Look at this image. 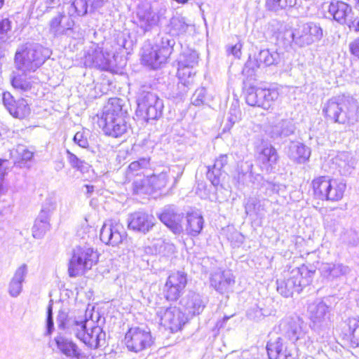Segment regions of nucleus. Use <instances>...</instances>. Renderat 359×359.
<instances>
[{
	"mask_svg": "<svg viewBox=\"0 0 359 359\" xmlns=\"http://www.w3.org/2000/svg\"><path fill=\"white\" fill-rule=\"evenodd\" d=\"M358 103L351 97L336 96L329 99L323 107L325 118L342 125H353L358 121Z\"/></svg>",
	"mask_w": 359,
	"mask_h": 359,
	"instance_id": "1",
	"label": "nucleus"
},
{
	"mask_svg": "<svg viewBox=\"0 0 359 359\" xmlns=\"http://www.w3.org/2000/svg\"><path fill=\"white\" fill-rule=\"evenodd\" d=\"M123 107V100L118 97L109 99L104 107L97 123L106 135L116 138L126 133L128 130L125 120L126 111Z\"/></svg>",
	"mask_w": 359,
	"mask_h": 359,
	"instance_id": "2",
	"label": "nucleus"
},
{
	"mask_svg": "<svg viewBox=\"0 0 359 359\" xmlns=\"http://www.w3.org/2000/svg\"><path fill=\"white\" fill-rule=\"evenodd\" d=\"M50 55V50L39 43H27L20 47L15 55L17 70L35 72Z\"/></svg>",
	"mask_w": 359,
	"mask_h": 359,
	"instance_id": "3",
	"label": "nucleus"
},
{
	"mask_svg": "<svg viewBox=\"0 0 359 359\" xmlns=\"http://www.w3.org/2000/svg\"><path fill=\"white\" fill-rule=\"evenodd\" d=\"M314 272L304 266L285 271L284 278L277 280V291L285 297H291L294 292L299 293L311 282V275Z\"/></svg>",
	"mask_w": 359,
	"mask_h": 359,
	"instance_id": "4",
	"label": "nucleus"
},
{
	"mask_svg": "<svg viewBox=\"0 0 359 359\" xmlns=\"http://www.w3.org/2000/svg\"><path fill=\"white\" fill-rule=\"evenodd\" d=\"M99 259L98 253L88 245H78L74 248L69 264V273L71 277L83 274L92 269Z\"/></svg>",
	"mask_w": 359,
	"mask_h": 359,
	"instance_id": "5",
	"label": "nucleus"
},
{
	"mask_svg": "<svg viewBox=\"0 0 359 359\" xmlns=\"http://www.w3.org/2000/svg\"><path fill=\"white\" fill-rule=\"evenodd\" d=\"M86 319H69L67 329L70 334H74L85 344L96 348L100 346V341L104 340L105 333L100 326H93L89 331Z\"/></svg>",
	"mask_w": 359,
	"mask_h": 359,
	"instance_id": "6",
	"label": "nucleus"
},
{
	"mask_svg": "<svg viewBox=\"0 0 359 359\" xmlns=\"http://www.w3.org/2000/svg\"><path fill=\"white\" fill-rule=\"evenodd\" d=\"M315 196L321 200L337 201L342 198L346 185L342 180L321 176L313 180Z\"/></svg>",
	"mask_w": 359,
	"mask_h": 359,
	"instance_id": "7",
	"label": "nucleus"
},
{
	"mask_svg": "<svg viewBox=\"0 0 359 359\" xmlns=\"http://www.w3.org/2000/svg\"><path fill=\"white\" fill-rule=\"evenodd\" d=\"M115 53L98 43H93L86 51L83 62L85 66L109 70L116 65Z\"/></svg>",
	"mask_w": 359,
	"mask_h": 359,
	"instance_id": "8",
	"label": "nucleus"
},
{
	"mask_svg": "<svg viewBox=\"0 0 359 359\" xmlns=\"http://www.w3.org/2000/svg\"><path fill=\"white\" fill-rule=\"evenodd\" d=\"M137 112L147 121L157 119L161 115L163 102L154 93L148 90V88L142 87L137 97Z\"/></svg>",
	"mask_w": 359,
	"mask_h": 359,
	"instance_id": "9",
	"label": "nucleus"
},
{
	"mask_svg": "<svg viewBox=\"0 0 359 359\" xmlns=\"http://www.w3.org/2000/svg\"><path fill=\"white\" fill-rule=\"evenodd\" d=\"M283 329L285 335L293 342L299 341L304 339L305 341V347H301L305 349L308 353H313L315 351V347H313L312 342L310 341L309 337L306 335L305 328L306 325L303 320L299 316H293L287 318L282 323Z\"/></svg>",
	"mask_w": 359,
	"mask_h": 359,
	"instance_id": "10",
	"label": "nucleus"
},
{
	"mask_svg": "<svg viewBox=\"0 0 359 359\" xmlns=\"http://www.w3.org/2000/svg\"><path fill=\"white\" fill-rule=\"evenodd\" d=\"M125 343L127 348L135 353L140 352L152 344L150 330L147 327H132L125 335Z\"/></svg>",
	"mask_w": 359,
	"mask_h": 359,
	"instance_id": "11",
	"label": "nucleus"
},
{
	"mask_svg": "<svg viewBox=\"0 0 359 359\" xmlns=\"http://www.w3.org/2000/svg\"><path fill=\"white\" fill-rule=\"evenodd\" d=\"M157 315L160 318L161 325L169 329L171 332L180 330L188 320L186 314L177 306L161 308Z\"/></svg>",
	"mask_w": 359,
	"mask_h": 359,
	"instance_id": "12",
	"label": "nucleus"
},
{
	"mask_svg": "<svg viewBox=\"0 0 359 359\" xmlns=\"http://www.w3.org/2000/svg\"><path fill=\"white\" fill-rule=\"evenodd\" d=\"M100 240L107 245L117 246L126 237L123 226L117 220L110 219L104 223L100 230Z\"/></svg>",
	"mask_w": 359,
	"mask_h": 359,
	"instance_id": "13",
	"label": "nucleus"
},
{
	"mask_svg": "<svg viewBox=\"0 0 359 359\" xmlns=\"http://www.w3.org/2000/svg\"><path fill=\"white\" fill-rule=\"evenodd\" d=\"M293 41L304 46L320 41L323 37V29L314 22H308L299 27L292 34Z\"/></svg>",
	"mask_w": 359,
	"mask_h": 359,
	"instance_id": "14",
	"label": "nucleus"
},
{
	"mask_svg": "<svg viewBox=\"0 0 359 359\" xmlns=\"http://www.w3.org/2000/svg\"><path fill=\"white\" fill-rule=\"evenodd\" d=\"M266 350L270 359H296L297 356L294 346L280 337L271 339L267 343Z\"/></svg>",
	"mask_w": 359,
	"mask_h": 359,
	"instance_id": "15",
	"label": "nucleus"
},
{
	"mask_svg": "<svg viewBox=\"0 0 359 359\" xmlns=\"http://www.w3.org/2000/svg\"><path fill=\"white\" fill-rule=\"evenodd\" d=\"M309 318L315 329L327 327L330 322V309L323 301H316L308 307Z\"/></svg>",
	"mask_w": 359,
	"mask_h": 359,
	"instance_id": "16",
	"label": "nucleus"
},
{
	"mask_svg": "<svg viewBox=\"0 0 359 359\" xmlns=\"http://www.w3.org/2000/svg\"><path fill=\"white\" fill-rule=\"evenodd\" d=\"M187 275L180 271L169 276L164 287L165 297L168 300H177L187 285Z\"/></svg>",
	"mask_w": 359,
	"mask_h": 359,
	"instance_id": "17",
	"label": "nucleus"
},
{
	"mask_svg": "<svg viewBox=\"0 0 359 359\" xmlns=\"http://www.w3.org/2000/svg\"><path fill=\"white\" fill-rule=\"evenodd\" d=\"M136 16L135 22L144 32L150 31L157 26L159 21V16L147 3L138 6Z\"/></svg>",
	"mask_w": 359,
	"mask_h": 359,
	"instance_id": "18",
	"label": "nucleus"
},
{
	"mask_svg": "<svg viewBox=\"0 0 359 359\" xmlns=\"http://www.w3.org/2000/svg\"><path fill=\"white\" fill-rule=\"evenodd\" d=\"M235 284V277L230 270H217L211 274L210 285L219 293L229 292Z\"/></svg>",
	"mask_w": 359,
	"mask_h": 359,
	"instance_id": "19",
	"label": "nucleus"
},
{
	"mask_svg": "<svg viewBox=\"0 0 359 359\" xmlns=\"http://www.w3.org/2000/svg\"><path fill=\"white\" fill-rule=\"evenodd\" d=\"M327 13L340 25H348L352 20V8L348 4L339 0L332 1L327 7Z\"/></svg>",
	"mask_w": 359,
	"mask_h": 359,
	"instance_id": "20",
	"label": "nucleus"
},
{
	"mask_svg": "<svg viewBox=\"0 0 359 359\" xmlns=\"http://www.w3.org/2000/svg\"><path fill=\"white\" fill-rule=\"evenodd\" d=\"M269 123V134L274 139L289 137L295 131L294 124L290 119L278 120L277 116H275L270 118Z\"/></svg>",
	"mask_w": 359,
	"mask_h": 359,
	"instance_id": "21",
	"label": "nucleus"
},
{
	"mask_svg": "<svg viewBox=\"0 0 359 359\" xmlns=\"http://www.w3.org/2000/svg\"><path fill=\"white\" fill-rule=\"evenodd\" d=\"M158 218L175 234H180L184 231L181 224L183 216L174 207H165Z\"/></svg>",
	"mask_w": 359,
	"mask_h": 359,
	"instance_id": "22",
	"label": "nucleus"
},
{
	"mask_svg": "<svg viewBox=\"0 0 359 359\" xmlns=\"http://www.w3.org/2000/svg\"><path fill=\"white\" fill-rule=\"evenodd\" d=\"M154 217L147 213L134 212L129 217L128 228L145 233L154 226Z\"/></svg>",
	"mask_w": 359,
	"mask_h": 359,
	"instance_id": "23",
	"label": "nucleus"
},
{
	"mask_svg": "<svg viewBox=\"0 0 359 359\" xmlns=\"http://www.w3.org/2000/svg\"><path fill=\"white\" fill-rule=\"evenodd\" d=\"M74 25L70 17H66L64 13H60L50 22V32L55 36H60L68 34Z\"/></svg>",
	"mask_w": 359,
	"mask_h": 359,
	"instance_id": "24",
	"label": "nucleus"
},
{
	"mask_svg": "<svg viewBox=\"0 0 359 359\" xmlns=\"http://www.w3.org/2000/svg\"><path fill=\"white\" fill-rule=\"evenodd\" d=\"M278 158L276 149L271 145L264 147L258 156L262 170L266 172H271L275 168Z\"/></svg>",
	"mask_w": 359,
	"mask_h": 359,
	"instance_id": "25",
	"label": "nucleus"
},
{
	"mask_svg": "<svg viewBox=\"0 0 359 359\" xmlns=\"http://www.w3.org/2000/svg\"><path fill=\"white\" fill-rule=\"evenodd\" d=\"M27 266L25 264L19 266L13 278H11L8 287V292L12 297H18L22 291V283L27 275Z\"/></svg>",
	"mask_w": 359,
	"mask_h": 359,
	"instance_id": "26",
	"label": "nucleus"
},
{
	"mask_svg": "<svg viewBox=\"0 0 359 359\" xmlns=\"http://www.w3.org/2000/svg\"><path fill=\"white\" fill-rule=\"evenodd\" d=\"M182 306L189 314L192 316L200 314L205 308V303L198 293L190 292L181 300Z\"/></svg>",
	"mask_w": 359,
	"mask_h": 359,
	"instance_id": "27",
	"label": "nucleus"
},
{
	"mask_svg": "<svg viewBox=\"0 0 359 359\" xmlns=\"http://www.w3.org/2000/svg\"><path fill=\"white\" fill-rule=\"evenodd\" d=\"M55 341L58 349L66 356L76 359L83 357V353L71 339L62 335H58L55 338Z\"/></svg>",
	"mask_w": 359,
	"mask_h": 359,
	"instance_id": "28",
	"label": "nucleus"
},
{
	"mask_svg": "<svg viewBox=\"0 0 359 359\" xmlns=\"http://www.w3.org/2000/svg\"><path fill=\"white\" fill-rule=\"evenodd\" d=\"M162 56L163 55L154 46H144L142 49V61L152 69H157L168 60V58L162 59Z\"/></svg>",
	"mask_w": 359,
	"mask_h": 359,
	"instance_id": "29",
	"label": "nucleus"
},
{
	"mask_svg": "<svg viewBox=\"0 0 359 359\" xmlns=\"http://www.w3.org/2000/svg\"><path fill=\"white\" fill-rule=\"evenodd\" d=\"M321 275L328 280H332L350 272L348 266L342 264L324 263L320 268Z\"/></svg>",
	"mask_w": 359,
	"mask_h": 359,
	"instance_id": "30",
	"label": "nucleus"
},
{
	"mask_svg": "<svg viewBox=\"0 0 359 359\" xmlns=\"http://www.w3.org/2000/svg\"><path fill=\"white\" fill-rule=\"evenodd\" d=\"M311 151L304 144L292 142L288 147L287 155L290 159L298 163H305L310 156Z\"/></svg>",
	"mask_w": 359,
	"mask_h": 359,
	"instance_id": "31",
	"label": "nucleus"
},
{
	"mask_svg": "<svg viewBox=\"0 0 359 359\" xmlns=\"http://www.w3.org/2000/svg\"><path fill=\"white\" fill-rule=\"evenodd\" d=\"M186 218L187 223L184 229L186 233L191 236H198L203 228L204 220L202 215L193 212L187 213Z\"/></svg>",
	"mask_w": 359,
	"mask_h": 359,
	"instance_id": "32",
	"label": "nucleus"
},
{
	"mask_svg": "<svg viewBox=\"0 0 359 359\" xmlns=\"http://www.w3.org/2000/svg\"><path fill=\"white\" fill-rule=\"evenodd\" d=\"M227 158L226 155H221L215 160L212 168H208L207 177L214 187H217L220 183L222 169L227 164Z\"/></svg>",
	"mask_w": 359,
	"mask_h": 359,
	"instance_id": "33",
	"label": "nucleus"
},
{
	"mask_svg": "<svg viewBox=\"0 0 359 359\" xmlns=\"http://www.w3.org/2000/svg\"><path fill=\"white\" fill-rule=\"evenodd\" d=\"M28 72L21 71L13 72L11 76V84L13 87L20 91H27L32 88V78L27 76Z\"/></svg>",
	"mask_w": 359,
	"mask_h": 359,
	"instance_id": "34",
	"label": "nucleus"
},
{
	"mask_svg": "<svg viewBox=\"0 0 359 359\" xmlns=\"http://www.w3.org/2000/svg\"><path fill=\"white\" fill-rule=\"evenodd\" d=\"M258 66L264 65L271 66L278 64L280 60V54L277 51H271L269 49H264L259 51L256 57Z\"/></svg>",
	"mask_w": 359,
	"mask_h": 359,
	"instance_id": "35",
	"label": "nucleus"
},
{
	"mask_svg": "<svg viewBox=\"0 0 359 359\" xmlns=\"http://www.w3.org/2000/svg\"><path fill=\"white\" fill-rule=\"evenodd\" d=\"M189 24L186 21L185 18L181 15L173 16L170 21L169 31L172 35L180 36L184 34Z\"/></svg>",
	"mask_w": 359,
	"mask_h": 359,
	"instance_id": "36",
	"label": "nucleus"
},
{
	"mask_svg": "<svg viewBox=\"0 0 359 359\" xmlns=\"http://www.w3.org/2000/svg\"><path fill=\"white\" fill-rule=\"evenodd\" d=\"M175 44V40L170 35H165L161 37L159 41H156L154 46L163 55L162 59L168 58L173 50Z\"/></svg>",
	"mask_w": 359,
	"mask_h": 359,
	"instance_id": "37",
	"label": "nucleus"
},
{
	"mask_svg": "<svg viewBox=\"0 0 359 359\" xmlns=\"http://www.w3.org/2000/svg\"><path fill=\"white\" fill-rule=\"evenodd\" d=\"M193 67L178 65L177 76L180 83L184 87L189 88L194 83L196 72Z\"/></svg>",
	"mask_w": 359,
	"mask_h": 359,
	"instance_id": "38",
	"label": "nucleus"
},
{
	"mask_svg": "<svg viewBox=\"0 0 359 359\" xmlns=\"http://www.w3.org/2000/svg\"><path fill=\"white\" fill-rule=\"evenodd\" d=\"M65 6L69 16H83L87 14L89 5L87 0H73L70 4H64Z\"/></svg>",
	"mask_w": 359,
	"mask_h": 359,
	"instance_id": "39",
	"label": "nucleus"
},
{
	"mask_svg": "<svg viewBox=\"0 0 359 359\" xmlns=\"http://www.w3.org/2000/svg\"><path fill=\"white\" fill-rule=\"evenodd\" d=\"M198 62V54L193 50L184 51L180 56L178 65L187 66L194 68Z\"/></svg>",
	"mask_w": 359,
	"mask_h": 359,
	"instance_id": "40",
	"label": "nucleus"
},
{
	"mask_svg": "<svg viewBox=\"0 0 359 359\" xmlns=\"http://www.w3.org/2000/svg\"><path fill=\"white\" fill-rule=\"evenodd\" d=\"M29 111L30 109L27 101L25 99H20L15 102L9 112L16 118H23L29 114Z\"/></svg>",
	"mask_w": 359,
	"mask_h": 359,
	"instance_id": "41",
	"label": "nucleus"
},
{
	"mask_svg": "<svg viewBox=\"0 0 359 359\" xmlns=\"http://www.w3.org/2000/svg\"><path fill=\"white\" fill-rule=\"evenodd\" d=\"M242 118L241 110L237 102L232 103L227 117V123L225 126V128L231 129L233 126L239 122Z\"/></svg>",
	"mask_w": 359,
	"mask_h": 359,
	"instance_id": "42",
	"label": "nucleus"
},
{
	"mask_svg": "<svg viewBox=\"0 0 359 359\" xmlns=\"http://www.w3.org/2000/svg\"><path fill=\"white\" fill-rule=\"evenodd\" d=\"M168 180L167 172L163 171L158 175H154L147 179V182L150 184L154 190H160L164 188Z\"/></svg>",
	"mask_w": 359,
	"mask_h": 359,
	"instance_id": "43",
	"label": "nucleus"
},
{
	"mask_svg": "<svg viewBox=\"0 0 359 359\" xmlns=\"http://www.w3.org/2000/svg\"><path fill=\"white\" fill-rule=\"evenodd\" d=\"M333 163L339 168V172L343 175H346L350 171L351 165H349L348 156L346 153H341L333 158Z\"/></svg>",
	"mask_w": 359,
	"mask_h": 359,
	"instance_id": "44",
	"label": "nucleus"
},
{
	"mask_svg": "<svg viewBox=\"0 0 359 359\" xmlns=\"http://www.w3.org/2000/svg\"><path fill=\"white\" fill-rule=\"evenodd\" d=\"M348 332L351 343L355 346H359V319L351 318L348 320Z\"/></svg>",
	"mask_w": 359,
	"mask_h": 359,
	"instance_id": "45",
	"label": "nucleus"
},
{
	"mask_svg": "<svg viewBox=\"0 0 359 359\" xmlns=\"http://www.w3.org/2000/svg\"><path fill=\"white\" fill-rule=\"evenodd\" d=\"M67 158L70 164V165L73 168H76V170L81 172H86L88 170V164L79 158L74 154L72 153L69 149H67Z\"/></svg>",
	"mask_w": 359,
	"mask_h": 359,
	"instance_id": "46",
	"label": "nucleus"
},
{
	"mask_svg": "<svg viewBox=\"0 0 359 359\" xmlns=\"http://www.w3.org/2000/svg\"><path fill=\"white\" fill-rule=\"evenodd\" d=\"M50 229V223L41 222L35 219L32 227V235L35 238H41Z\"/></svg>",
	"mask_w": 359,
	"mask_h": 359,
	"instance_id": "47",
	"label": "nucleus"
},
{
	"mask_svg": "<svg viewBox=\"0 0 359 359\" xmlns=\"http://www.w3.org/2000/svg\"><path fill=\"white\" fill-rule=\"evenodd\" d=\"M57 200L54 194L49 195L46 197L42 204L41 211L52 215L57 208Z\"/></svg>",
	"mask_w": 359,
	"mask_h": 359,
	"instance_id": "48",
	"label": "nucleus"
},
{
	"mask_svg": "<svg viewBox=\"0 0 359 359\" xmlns=\"http://www.w3.org/2000/svg\"><path fill=\"white\" fill-rule=\"evenodd\" d=\"M149 165V158H142L138 161H135L132 162L128 169V173L138 175L139 173H135V172L140 171L142 169L147 168Z\"/></svg>",
	"mask_w": 359,
	"mask_h": 359,
	"instance_id": "49",
	"label": "nucleus"
},
{
	"mask_svg": "<svg viewBox=\"0 0 359 359\" xmlns=\"http://www.w3.org/2000/svg\"><path fill=\"white\" fill-rule=\"evenodd\" d=\"M261 205L259 199L255 197L249 198L245 205L247 215H257L260 209Z\"/></svg>",
	"mask_w": 359,
	"mask_h": 359,
	"instance_id": "50",
	"label": "nucleus"
},
{
	"mask_svg": "<svg viewBox=\"0 0 359 359\" xmlns=\"http://www.w3.org/2000/svg\"><path fill=\"white\" fill-rule=\"evenodd\" d=\"M296 4V0H269L266 2L271 10H277L278 8H285L292 7Z\"/></svg>",
	"mask_w": 359,
	"mask_h": 359,
	"instance_id": "51",
	"label": "nucleus"
},
{
	"mask_svg": "<svg viewBox=\"0 0 359 359\" xmlns=\"http://www.w3.org/2000/svg\"><path fill=\"white\" fill-rule=\"evenodd\" d=\"M269 315V313L266 310H263L257 306H255L247 311L248 317L254 320H259L264 316Z\"/></svg>",
	"mask_w": 359,
	"mask_h": 359,
	"instance_id": "52",
	"label": "nucleus"
},
{
	"mask_svg": "<svg viewBox=\"0 0 359 359\" xmlns=\"http://www.w3.org/2000/svg\"><path fill=\"white\" fill-rule=\"evenodd\" d=\"M11 21L6 18L0 21V39L6 41L8 39V33L11 31Z\"/></svg>",
	"mask_w": 359,
	"mask_h": 359,
	"instance_id": "53",
	"label": "nucleus"
},
{
	"mask_svg": "<svg viewBox=\"0 0 359 359\" xmlns=\"http://www.w3.org/2000/svg\"><path fill=\"white\" fill-rule=\"evenodd\" d=\"M266 93V96L263 98L264 102H267L268 109L271 107V104L276 101L279 97V93L276 89H264Z\"/></svg>",
	"mask_w": 359,
	"mask_h": 359,
	"instance_id": "54",
	"label": "nucleus"
},
{
	"mask_svg": "<svg viewBox=\"0 0 359 359\" xmlns=\"http://www.w3.org/2000/svg\"><path fill=\"white\" fill-rule=\"evenodd\" d=\"M205 90L204 88L197 89L191 97V102L196 106L201 105L204 100Z\"/></svg>",
	"mask_w": 359,
	"mask_h": 359,
	"instance_id": "55",
	"label": "nucleus"
},
{
	"mask_svg": "<svg viewBox=\"0 0 359 359\" xmlns=\"http://www.w3.org/2000/svg\"><path fill=\"white\" fill-rule=\"evenodd\" d=\"M7 168L8 161L0 159V195H1L4 191L3 182Z\"/></svg>",
	"mask_w": 359,
	"mask_h": 359,
	"instance_id": "56",
	"label": "nucleus"
},
{
	"mask_svg": "<svg viewBox=\"0 0 359 359\" xmlns=\"http://www.w3.org/2000/svg\"><path fill=\"white\" fill-rule=\"evenodd\" d=\"M53 300L49 302V304L47 309V320L46 325L48 333L50 334L53 330Z\"/></svg>",
	"mask_w": 359,
	"mask_h": 359,
	"instance_id": "57",
	"label": "nucleus"
},
{
	"mask_svg": "<svg viewBox=\"0 0 359 359\" xmlns=\"http://www.w3.org/2000/svg\"><path fill=\"white\" fill-rule=\"evenodd\" d=\"M15 152L20 156L22 161H25L30 160L33 156L32 152L27 150L24 146H18Z\"/></svg>",
	"mask_w": 359,
	"mask_h": 359,
	"instance_id": "58",
	"label": "nucleus"
},
{
	"mask_svg": "<svg viewBox=\"0 0 359 359\" xmlns=\"http://www.w3.org/2000/svg\"><path fill=\"white\" fill-rule=\"evenodd\" d=\"M74 141L82 148H86L88 146V139L83 132H77L74 137Z\"/></svg>",
	"mask_w": 359,
	"mask_h": 359,
	"instance_id": "59",
	"label": "nucleus"
},
{
	"mask_svg": "<svg viewBox=\"0 0 359 359\" xmlns=\"http://www.w3.org/2000/svg\"><path fill=\"white\" fill-rule=\"evenodd\" d=\"M256 100H257V107H262L264 109H268L267 102H264L263 98L266 96V93L264 92V88L255 89Z\"/></svg>",
	"mask_w": 359,
	"mask_h": 359,
	"instance_id": "60",
	"label": "nucleus"
},
{
	"mask_svg": "<svg viewBox=\"0 0 359 359\" xmlns=\"http://www.w3.org/2000/svg\"><path fill=\"white\" fill-rule=\"evenodd\" d=\"M243 45L240 42L236 43L234 46H232L231 47H228L226 49V52L228 54H231L233 55L236 58H241L242 52Z\"/></svg>",
	"mask_w": 359,
	"mask_h": 359,
	"instance_id": "61",
	"label": "nucleus"
},
{
	"mask_svg": "<svg viewBox=\"0 0 359 359\" xmlns=\"http://www.w3.org/2000/svg\"><path fill=\"white\" fill-rule=\"evenodd\" d=\"M3 102L6 109L10 111L11 107H13L15 103V100H14L13 95L8 93L6 92L3 93Z\"/></svg>",
	"mask_w": 359,
	"mask_h": 359,
	"instance_id": "62",
	"label": "nucleus"
},
{
	"mask_svg": "<svg viewBox=\"0 0 359 359\" xmlns=\"http://www.w3.org/2000/svg\"><path fill=\"white\" fill-rule=\"evenodd\" d=\"M256 92L255 89H251L247 94L246 96V102L250 106H257V100H256Z\"/></svg>",
	"mask_w": 359,
	"mask_h": 359,
	"instance_id": "63",
	"label": "nucleus"
},
{
	"mask_svg": "<svg viewBox=\"0 0 359 359\" xmlns=\"http://www.w3.org/2000/svg\"><path fill=\"white\" fill-rule=\"evenodd\" d=\"M349 49L351 54L359 58V38L350 43Z\"/></svg>",
	"mask_w": 359,
	"mask_h": 359,
	"instance_id": "64",
	"label": "nucleus"
}]
</instances>
